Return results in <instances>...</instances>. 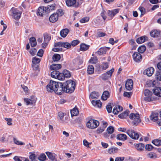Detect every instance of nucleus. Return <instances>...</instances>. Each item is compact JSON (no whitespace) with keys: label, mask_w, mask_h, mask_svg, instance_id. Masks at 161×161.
Segmentation results:
<instances>
[{"label":"nucleus","mask_w":161,"mask_h":161,"mask_svg":"<svg viewBox=\"0 0 161 161\" xmlns=\"http://www.w3.org/2000/svg\"><path fill=\"white\" fill-rule=\"evenodd\" d=\"M129 118L133 126H137L142 121L141 115L137 112L131 113L129 115Z\"/></svg>","instance_id":"nucleus-1"},{"label":"nucleus","mask_w":161,"mask_h":161,"mask_svg":"<svg viewBox=\"0 0 161 161\" xmlns=\"http://www.w3.org/2000/svg\"><path fill=\"white\" fill-rule=\"evenodd\" d=\"M65 92L71 93L74 92L75 89V83L74 81L69 80L64 83Z\"/></svg>","instance_id":"nucleus-2"},{"label":"nucleus","mask_w":161,"mask_h":161,"mask_svg":"<svg viewBox=\"0 0 161 161\" xmlns=\"http://www.w3.org/2000/svg\"><path fill=\"white\" fill-rule=\"evenodd\" d=\"M58 82L53 80H51L49 83L46 87L47 91L50 92H54L55 89H56L57 87Z\"/></svg>","instance_id":"nucleus-3"},{"label":"nucleus","mask_w":161,"mask_h":161,"mask_svg":"<svg viewBox=\"0 0 161 161\" xmlns=\"http://www.w3.org/2000/svg\"><path fill=\"white\" fill-rule=\"evenodd\" d=\"M64 92H65V90L64 84L58 82L57 87L55 89L54 92L57 95H61Z\"/></svg>","instance_id":"nucleus-4"},{"label":"nucleus","mask_w":161,"mask_h":161,"mask_svg":"<svg viewBox=\"0 0 161 161\" xmlns=\"http://www.w3.org/2000/svg\"><path fill=\"white\" fill-rule=\"evenodd\" d=\"M99 125V122L97 120L94 119L90 120L86 123L87 127L94 129L97 128Z\"/></svg>","instance_id":"nucleus-5"},{"label":"nucleus","mask_w":161,"mask_h":161,"mask_svg":"<svg viewBox=\"0 0 161 161\" xmlns=\"http://www.w3.org/2000/svg\"><path fill=\"white\" fill-rule=\"evenodd\" d=\"M11 10L12 12L14 18L16 20H19L21 17V12L14 8H12Z\"/></svg>","instance_id":"nucleus-6"},{"label":"nucleus","mask_w":161,"mask_h":161,"mask_svg":"<svg viewBox=\"0 0 161 161\" xmlns=\"http://www.w3.org/2000/svg\"><path fill=\"white\" fill-rule=\"evenodd\" d=\"M83 62V59L82 57L78 56L73 61V63L74 66L80 68L79 66L81 65Z\"/></svg>","instance_id":"nucleus-7"},{"label":"nucleus","mask_w":161,"mask_h":161,"mask_svg":"<svg viewBox=\"0 0 161 161\" xmlns=\"http://www.w3.org/2000/svg\"><path fill=\"white\" fill-rule=\"evenodd\" d=\"M54 47H62L67 49L71 48L70 44L68 42H58L54 44Z\"/></svg>","instance_id":"nucleus-8"},{"label":"nucleus","mask_w":161,"mask_h":161,"mask_svg":"<svg viewBox=\"0 0 161 161\" xmlns=\"http://www.w3.org/2000/svg\"><path fill=\"white\" fill-rule=\"evenodd\" d=\"M159 111H152L150 116V119L153 122L157 121L158 119Z\"/></svg>","instance_id":"nucleus-9"},{"label":"nucleus","mask_w":161,"mask_h":161,"mask_svg":"<svg viewBox=\"0 0 161 161\" xmlns=\"http://www.w3.org/2000/svg\"><path fill=\"white\" fill-rule=\"evenodd\" d=\"M127 134L132 139H138L139 137V134L132 130H129L126 131Z\"/></svg>","instance_id":"nucleus-10"},{"label":"nucleus","mask_w":161,"mask_h":161,"mask_svg":"<svg viewBox=\"0 0 161 161\" xmlns=\"http://www.w3.org/2000/svg\"><path fill=\"white\" fill-rule=\"evenodd\" d=\"M37 100V98L35 97H33L31 98H25L24 99V102L27 105H33L36 102Z\"/></svg>","instance_id":"nucleus-11"},{"label":"nucleus","mask_w":161,"mask_h":161,"mask_svg":"<svg viewBox=\"0 0 161 161\" xmlns=\"http://www.w3.org/2000/svg\"><path fill=\"white\" fill-rule=\"evenodd\" d=\"M119 8H116L111 10H108V14L110 18L109 19H112L113 17L119 12Z\"/></svg>","instance_id":"nucleus-12"},{"label":"nucleus","mask_w":161,"mask_h":161,"mask_svg":"<svg viewBox=\"0 0 161 161\" xmlns=\"http://www.w3.org/2000/svg\"><path fill=\"white\" fill-rule=\"evenodd\" d=\"M66 3L67 6L69 7H77L78 6L79 4L76 3V0H66Z\"/></svg>","instance_id":"nucleus-13"},{"label":"nucleus","mask_w":161,"mask_h":161,"mask_svg":"<svg viewBox=\"0 0 161 161\" xmlns=\"http://www.w3.org/2000/svg\"><path fill=\"white\" fill-rule=\"evenodd\" d=\"M134 60L137 63L140 62L142 60V57L141 55L139 53H135L132 55Z\"/></svg>","instance_id":"nucleus-14"},{"label":"nucleus","mask_w":161,"mask_h":161,"mask_svg":"<svg viewBox=\"0 0 161 161\" xmlns=\"http://www.w3.org/2000/svg\"><path fill=\"white\" fill-rule=\"evenodd\" d=\"M133 83L132 79H128L125 84V88L129 91L131 90L133 87Z\"/></svg>","instance_id":"nucleus-15"},{"label":"nucleus","mask_w":161,"mask_h":161,"mask_svg":"<svg viewBox=\"0 0 161 161\" xmlns=\"http://www.w3.org/2000/svg\"><path fill=\"white\" fill-rule=\"evenodd\" d=\"M153 92L154 95L161 97V87H157L156 86L153 89Z\"/></svg>","instance_id":"nucleus-16"},{"label":"nucleus","mask_w":161,"mask_h":161,"mask_svg":"<svg viewBox=\"0 0 161 161\" xmlns=\"http://www.w3.org/2000/svg\"><path fill=\"white\" fill-rule=\"evenodd\" d=\"M46 11V8L44 6H41L38 8L37 14V15L42 16Z\"/></svg>","instance_id":"nucleus-17"},{"label":"nucleus","mask_w":161,"mask_h":161,"mask_svg":"<svg viewBox=\"0 0 161 161\" xmlns=\"http://www.w3.org/2000/svg\"><path fill=\"white\" fill-rule=\"evenodd\" d=\"M46 154L48 158L51 160L57 161V156L56 154L49 152H46Z\"/></svg>","instance_id":"nucleus-18"},{"label":"nucleus","mask_w":161,"mask_h":161,"mask_svg":"<svg viewBox=\"0 0 161 161\" xmlns=\"http://www.w3.org/2000/svg\"><path fill=\"white\" fill-rule=\"evenodd\" d=\"M58 15L54 13L50 16L49 19L50 22L54 23L58 20Z\"/></svg>","instance_id":"nucleus-19"},{"label":"nucleus","mask_w":161,"mask_h":161,"mask_svg":"<svg viewBox=\"0 0 161 161\" xmlns=\"http://www.w3.org/2000/svg\"><path fill=\"white\" fill-rule=\"evenodd\" d=\"M154 71V69L152 67L147 68L144 71L147 75L148 76H151L152 75Z\"/></svg>","instance_id":"nucleus-20"},{"label":"nucleus","mask_w":161,"mask_h":161,"mask_svg":"<svg viewBox=\"0 0 161 161\" xmlns=\"http://www.w3.org/2000/svg\"><path fill=\"white\" fill-rule=\"evenodd\" d=\"M148 37L147 36H142L138 38L136 40V42L139 44L142 43L147 41Z\"/></svg>","instance_id":"nucleus-21"},{"label":"nucleus","mask_w":161,"mask_h":161,"mask_svg":"<svg viewBox=\"0 0 161 161\" xmlns=\"http://www.w3.org/2000/svg\"><path fill=\"white\" fill-rule=\"evenodd\" d=\"M160 31L157 30H153L150 32V36L153 37H157L160 35Z\"/></svg>","instance_id":"nucleus-22"},{"label":"nucleus","mask_w":161,"mask_h":161,"mask_svg":"<svg viewBox=\"0 0 161 161\" xmlns=\"http://www.w3.org/2000/svg\"><path fill=\"white\" fill-rule=\"evenodd\" d=\"M110 94L108 91H104L102 96L101 98L103 100L105 101L107 100L109 97Z\"/></svg>","instance_id":"nucleus-23"},{"label":"nucleus","mask_w":161,"mask_h":161,"mask_svg":"<svg viewBox=\"0 0 161 161\" xmlns=\"http://www.w3.org/2000/svg\"><path fill=\"white\" fill-rule=\"evenodd\" d=\"M69 32V30L68 29L65 28L62 30L60 31V34L63 37H65Z\"/></svg>","instance_id":"nucleus-24"},{"label":"nucleus","mask_w":161,"mask_h":161,"mask_svg":"<svg viewBox=\"0 0 161 161\" xmlns=\"http://www.w3.org/2000/svg\"><path fill=\"white\" fill-rule=\"evenodd\" d=\"M52 70H57L61 68V65L59 64H53L50 66Z\"/></svg>","instance_id":"nucleus-25"},{"label":"nucleus","mask_w":161,"mask_h":161,"mask_svg":"<svg viewBox=\"0 0 161 161\" xmlns=\"http://www.w3.org/2000/svg\"><path fill=\"white\" fill-rule=\"evenodd\" d=\"M91 103L93 106L98 108L101 107L102 104V102L99 100L96 101L92 100Z\"/></svg>","instance_id":"nucleus-26"},{"label":"nucleus","mask_w":161,"mask_h":161,"mask_svg":"<svg viewBox=\"0 0 161 161\" xmlns=\"http://www.w3.org/2000/svg\"><path fill=\"white\" fill-rule=\"evenodd\" d=\"M90 46L86 44L85 43H81L80 45V51H85L87 50L89 47Z\"/></svg>","instance_id":"nucleus-27"},{"label":"nucleus","mask_w":161,"mask_h":161,"mask_svg":"<svg viewBox=\"0 0 161 161\" xmlns=\"http://www.w3.org/2000/svg\"><path fill=\"white\" fill-rule=\"evenodd\" d=\"M147 157L148 158L152 159H155L158 158V155L155 153L152 152H150L147 154Z\"/></svg>","instance_id":"nucleus-28"},{"label":"nucleus","mask_w":161,"mask_h":161,"mask_svg":"<svg viewBox=\"0 0 161 161\" xmlns=\"http://www.w3.org/2000/svg\"><path fill=\"white\" fill-rule=\"evenodd\" d=\"M135 147L137 151H141L144 148V145L142 143L137 144L135 145Z\"/></svg>","instance_id":"nucleus-29"},{"label":"nucleus","mask_w":161,"mask_h":161,"mask_svg":"<svg viewBox=\"0 0 161 161\" xmlns=\"http://www.w3.org/2000/svg\"><path fill=\"white\" fill-rule=\"evenodd\" d=\"M157 82L156 80H149L147 81L146 84L148 86L155 87L156 86Z\"/></svg>","instance_id":"nucleus-30"},{"label":"nucleus","mask_w":161,"mask_h":161,"mask_svg":"<svg viewBox=\"0 0 161 161\" xmlns=\"http://www.w3.org/2000/svg\"><path fill=\"white\" fill-rule=\"evenodd\" d=\"M117 138L120 140L125 141L126 140L127 136L125 134H120L117 135Z\"/></svg>","instance_id":"nucleus-31"},{"label":"nucleus","mask_w":161,"mask_h":161,"mask_svg":"<svg viewBox=\"0 0 161 161\" xmlns=\"http://www.w3.org/2000/svg\"><path fill=\"white\" fill-rule=\"evenodd\" d=\"M29 42L32 47H34L36 45V40L34 37H31L29 39Z\"/></svg>","instance_id":"nucleus-32"},{"label":"nucleus","mask_w":161,"mask_h":161,"mask_svg":"<svg viewBox=\"0 0 161 161\" xmlns=\"http://www.w3.org/2000/svg\"><path fill=\"white\" fill-rule=\"evenodd\" d=\"M94 67L92 65H89L87 67V72L89 74H92L94 72Z\"/></svg>","instance_id":"nucleus-33"},{"label":"nucleus","mask_w":161,"mask_h":161,"mask_svg":"<svg viewBox=\"0 0 161 161\" xmlns=\"http://www.w3.org/2000/svg\"><path fill=\"white\" fill-rule=\"evenodd\" d=\"M99 96L98 92H92L90 94V97L93 99H97Z\"/></svg>","instance_id":"nucleus-34"},{"label":"nucleus","mask_w":161,"mask_h":161,"mask_svg":"<svg viewBox=\"0 0 161 161\" xmlns=\"http://www.w3.org/2000/svg\"><path fill=\"white\" fill-rule=\"evenodd\" d=\"M63 73L65 78H69L71 76L70 72L67 70L65 69L64 70L63 72Z\"/></svg>","instance_id":"nucleus-35"},{"label":"nucleus","mask_w":161,"mask_h":161,"mask_svg":"<svg viewBox=\"0 0 161 161\" xmlns=\"http://www.w3.org/2000/svg\"><path fill=\"white\" fill-rule=\"evenodd\" d=\"M107 51V48L105 47L100 48L97 51V53L99 55L105 54Z\"/></svg>","instance_id":"nucleus-36"},{"label":"nucleus","mask_w":161,"mask_h":161,"mask_svg":"<svg viewBox=\"0 0 161 161\" xmlns=\"http://www.w3.org/2000/svg\"><path fill=\"white\" fill-rule=\"evenodd\" d=\"M155 78L157 80L161 81V70L157 71L155 74Z\"/></svg>","instance_id":"nucleus-37"},{"label":"nucleus","mask_w":161,"mask_h":161,"mask_svg":"<svg viewBox=\"0 0 161 161\" xmlns=\"http://www.w3.org/2000/svg\"><path fill=\"white\" fill-rule=\"evenodd\" d=\"M128 111H124L119 115L118 116L120 118L123 119L128 116Z\"/></svg>","instance_id":"nucleus-38"},{"label":"nucleus","mask_w":161,"mask_h":161,"mask_svg":"<svg viewBox=\"0 0 161 161\" xmlns=\"http://www.w3.org/2000/svg\"><path fill=\"white\" fill-rule=\"evenodd\" d=\"M144 94L146 97H151L153 93L151 91L148 89H146L144 91Z\"/></svg>","instance_id":"nucleus-39"},{"label":"nucleus","mask_w":161,"mask_h":161,"mask_svg":"<svg viewBox=\"0 0 161 161\" xmlns=\"http://www.w3.org/2000/svg\"><path fill=\"white\" fill-rule=\"evenodd\" d=\"M44 42H48L51 39V36L47 34H45L43 35Z\"/></svg>","instance_id":"nucleus-40"},{"label":"nucleus","mask_w":161,"mask_h":161,"mask_svg":"<svg viewBox=\"0 0 161 161\" xmlns=\"http://www.w3.org/2000/svg\"><path fill=\"white\" fill-rule=\"evenodd\" d=\"M152 142L155 146H157L161 145V140L155 139L152 141Z\"/></svg>","instance_id":"nucleus-41"},{"label":"nucleus","mask_w":161,"mask_h":161,"mask_svg":"<svg viewBox=\"0 0 161 161\" xmlns=\"http://www.w3.org/2000/svg\"><path fill=\"white\" fill-rule=\"evenodd\" d=\"M114 129L112 126H109L107 129V131L108 134H112L114 131Z\"/></svg>","instance_id":"nucleus-42"},{"label":"nucleus","mask_w":161,"mask_h":161,"mask_svg":"<svg viewBox=\"0 0 161 161\" xmlns=\"http://www.w3.org/2000/svg\"><path fill=\"white\" fill-rule=\"evenodd\" d=\"M60 56L59 54H55L53 57V59L54 61H58L60 59Z\"/></svg>","instance_id":"nucleus-43"},{"label":"nucleus","mask_w":161,"mask_h":161,"mask_svg":"<svg viewBox=\"0 0 161 161\" xmlns=\"http://www.w3.org/2000/svg\"><path fill=\"white\" fill-rule=\"evenodd\" d=\"M51 73V76L52 77L55 78H57V75L58 74L59 72L58 70H53Z\"/></svg>","instance_id":"nucleus-44"},{"label":"nucleus","mask_w":161,"mask_h":161,"mask_svg":"<svg viewBox=\"0 0 161 161\" xmlns=\"http://www.w3.org/2000/svg\"><path fill=\"white\" fill-rule=\"evenodd\" d=\"M57 76V79L59 80H64L65 78L63 73H60L59 72Z\"/></svg>","instance_id":"nucleus-45"},{"label":"nucleus","mask_w":161,"mask_h":161,"mask_svg":"<svg viewBox=\"0 0 161 161\" xmlns=\"http://www.w3.org/2000/svg\"><path fill=\"white\" fill-rule=\"evenodd\" d=\"M31 154L29 156V158L31 161H37L36 160V156L35 154L31 153Z\"/></svg>","instance_id":"nucleus-46"},{"label":"nucleus","mask_w":161,"mask_h":161,"mask_svg":"<svg viewBox=\"0 0 161 161\" xmlns=\"http://www.w3.org/2000/svg\"><path fill=\"white\" fill-rule=\"evenodd\" d=\"M41 60L38 58L34 57L32 59L33 64H38L40 62Z\"/></svg>","instance_id":"nucleus-47"},{"label":"nucleus","mask_w":161,"mask_h":161,"mask_svg":"<svg viewBox=\"0 0 161 161\" xmlns=\"http://www.w3.org/2000/svg\"><path fill=\"white\" fill-rule=\"evenodd\" d=\"M146 47L145 46H142L139 47L138 51L139 53H142L146 50Z\"/></svg>","instance_id":"nucleus-48"},{"label":"nucleus","mask_w":161,"mask_h":161,"mask_svg":"<svg viewBox=\"0 0 161 161\" xmlns=\"http://www.w3.org/2000/svg\"><path fill=\"white\" fill-rule=\"evenodd\" d=\"M13 140L14 143L17 145H25L24 143L18 141L16 138H14Z\"/></svg>","instance_id":"nucleus-49"},{"label":"nucleus","mask_w":161,"mask_h":161,"mask_svg":"<svg viewBox=\"0 0 161 161\" xmlns=\"http://www.w3.org/2000/svg\"><path fill=\"white\" fill-rule=\"evenodd\" d=\"M123 107L119 105H115L113 108V111H122Z\"/></svg>","instance_id":"nucleus-50"},{"label":"nucleus","mask_w":161,"mask_h":161,"mask_svg":"<svg viewBox=\"0 0 161 161\" xmlns=\"http://www.w3.org/2000/svg\"><path fill=\"white\" fill-rule=\"evenodd\" d=\"M46 157L44 153L41 154L38 158V159L40 161H44L45 160Z\"/></svg>","instance_id":"nucleus-51"},{"label":"nucleus","mask_w":161,"mask_h":161,"mask_svg":"<svg viewBox=\"0 0 161 161\" xmlns=\"http://www.w3.org/2000/svg\"><path fill=\"white\" fill-rule=\"evenodd\" d=\"M22 5L24 8L29 7V0H25L22 3Z\"/></svg>","instance_id":"nucleus-52"},{"label":"nucleus","mask_w":161,"mask_h":161,"mask_svg":"<svg viewBox=\"0 0 161 161\" xmlns=\"http://www.w3.org/2000/svg\"><path fill=\"white\" fill-rule=\"evenodd\" d=\"M80 42V41L77 40H75L72 41L70 44L71 47L72 46L73 47H75L77 45H78Z\"/></svg>","instance_id":"nucleus-53"},{"label":"nucleus","mask_w":161,"mask_h":161,"mask_svg":"<svg viewBox=\"0 0 161 161\" xmlns=\"http://www.w3.org/2000/svg\"><path fill=\"white\" fill-rule=\"evenodd\" d=\"M113 106L114 104L113 103H109L106 107L107 111H112V107Z\"/></svg>","instance_id":"nucleus-54"},{"label":"nucleus","mask_w":161,"mask_h":161,"mask_svg":"<svg viewBox=\"0 0 161 161\" xmlns=\"http://www.w3.org/2000/svg\"><path fill=\"white\" fill-rule=\"evenodd\" d=\"M106 11L104 9H103L101 13V15L103 18L104 20V21H105L106 20L107 18V16L106 15Z\"/></svg>","instance_id":"nucleus-55"},{"label":"nucleus","mask_w":161,"mask_h":161,"mask_svg":"<svg viewBox=\"0 0 161 161\" xmlns=\"http://www.w3.org/2000/svg\"><path fill=\"white\" fill-rule=\"evenodd\" d=\"M139 9L140 11L141 14V17H142V16L144 15L146 13V10L145 8L142 7H140L139 8Z\"/></svg>","instance_id":"nucleus-56"},{"label":"nucleus","mask_w":161,"mask_h":161,"mask_svg":"<svg viewBox=\"0 0 161 161\" xmlns=\"http://www.w3.org/2000/svg\"><path fill=\"white\" fill-rule=\"evenodd\" d=\"M114 69L112 68V69H111L109 71H108L106 73H105V75H108V76H109V77H110L112 75V74L114 71Z\"/></svg>","instance_id":"nucleus-57"},{"label":"nucleus","mask_w":161,"mask_h":161,"mask_svg":"<svg viewBox=\"0 0 161 161\" xmlns=\"http://www.w3.org/2000/svg\"><path fill=\"white\" fill-rule=\"evenodd\" d=\"M89 18L88 17L83 18L80 20V22L82 23L87 22L89 21Z\"/></svg>","instance_id":"nucleus-58"},{"label":"nucleus","mask_w":161,"mask_h":161,"mask_svg":"<svg viewBox=\"0 0 161 161\" xmlns=\"http://www.w3.org/2000/svg\"><path fill=\"white\" fill-rule=\"evenodd\" d=\"M5 120L7 122V124L8 125H12V119L11 118H5Z\"/></svg>","instance_id":"nucleus-59"},{"label":"nucleus","mask_w":161,"mask_h":161,"mask_svg":"<svg viewBox=\"0 0 161 161\" xmlns=\"http://www.w3.org/2000/svg\"><path fill=\"white\" fill-rule=\"evenodd\" d=\"M36 52L37 50L36 48H32L30 51V53L32 56H33L36 54Z\"/></svg>","instance_id":"nucleus-60"},{"label":"nucleus","mask_w":161,"mask_h":161,"mask_svg":"<svg viewBox=\"0 0 161 161\" xmlns=\"http://www.w3.org/2000/svg\"><path fill=\"white\" fill-rule=\"evenodd\" d=\"M58 15V16H61L63 15L64 13L63 12V10L62 9H59L57 11V13H55Z\"/></svg>","instance_id":"nucleus-61"},{"label":"nucleus","mask_w":161,"mask_h":161,"mask_svg":"<svg viewBox=\"0 0 161 161\" xmlns=\"http://www.w3.org/2000/svg\"><path fill=\"white\" fill-rule=\"evenodd\" d=\"M97 60L96 58H92L89 61V62L91 64H95L97 63Z\"/></svg>","instance_id":"nucleus-62"},{"label":"nucleus","mask_w":161,"mask_h":161,"mask_svg":"<svg viewBox=\"0 0 161 161\" xmlns=\"http://www.w3.org/2000/svg\"><path fill=\"white\" fill-rule=\"evenodd\" d=\"M43 50L42 49H40L38 51L37 55L40 57H42L43 55Z\"/></svg>","instance_id":"nucleus-63"},{"label":"nucleus","mask_w":161,"mask_h":161,"mask_svg":"<svg viewBox=\"0 0 161 161\" xmlns=\"http://www.w3.org/2000/svg\"><path fill=\"white\" fill-rule=\"evenodd\" d=\"M145 148L148 151H151L153 149V147L151 145L147 144L146 145Z\"/></svg>","instance_id":"nucleus-64"}]
</instances>
